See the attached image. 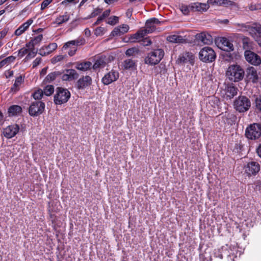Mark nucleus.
<instances>
[{
    "mask_svg": "<svg viewBox=\"0 0 261 261\" xmlns=\"http://www.w3.org/2000/svg\"><path fill=\"white\" fill-rule=\"evenodd\" d=\"M234 25L239 31L248 32L249 34L261 46V25L260 24L257 23L252 24L236 23Z\"/></svg>",
    "mask_w": 261,
    "mask_h": 261,
    "instance_id": "nucleus-1",
    "label": "nucleus"
},
{
    "mask_svg": "<svg viewBox=\"0 0 261 261\" xmlns=\"http://www.w3.org/2000/svg\"><path fill=\"white\" fill-rule=\"evenodd\" d=\"M226 76L231 81L239 82L244 77V71L239 65H231L226 70Z\"/></svg>",
    "mask_w": 261,
    "mask_h": 261,
    "instance_id": "nucleus-2",
    "label": "nucleus"
},
{
    "mask_svg": "<svg viewBox=\"0 0 261 261\" xmlns=\"http://www.w3.org/2000/svg\"><path fill=\"white\" fill-rule=\"evenodd\" d=\"M251 105V101L249 98L244 95L239 96L233 102V108L240 113L248 111L250 108Z\"/></svg>",
    "mask_w": 261,
    "mask_h": 261,
    "instance_id": "nucleus-3",
    "label": "nucleus"
},
{
    "mask_svg": "<svg viewBox=\"0 0 261 261\" xmlns=\"http://www.w3.org/2000/svg\"><path fill=\"white\" fill-rule=\"evenodd\" d=\"M70 97V93L67 89L58 87L54 95V102L56 105H62L66 103Z\"/></svg>",
    "mask_w": 261,
    "mask_h": 261,
    "instance_id": "nucleus-4",
    "label": "nucleus"
},
{
    "mask_svg": "<svg viewBox=\"0 0 261 261\" xmlns=\"http://www.w3.org/2000/svg\"><path fill=\"white\" fill-rule=\"evenodd\" d=\"M164 55V51L162 49H157L149 53L145 59V63L150 65L158 64Z\"/></svg>",
    "mask_w": 261,
    "mask_h": 261,
    "instance_id": "nucleus-5",
    "label": "nucleus"
},
{
    "mask_svg": "<svg viewBox=\"0 0 261 261\" xmlns=\"http://www.w3.org/2000/svg\"><path fill=\"white\" fill-rule=\"evenodd\" d=\"M216 57L215 52L208 46L203 47L199 53V59L204 62H212L215 61Z\"/></svg>",
    "mask_w": 261,
    "mask_h": 261,
    "instance_id": "nucleus-6",
    "label": "nucleus"
},
{
    "mask_svg": "<svg viewBox=\"0 0 261 261\" xmlns=\"http://www.w3.org/2000/svg\"><path fill=\"white\" fill-rule=\"evenodd\" d=\"M246 137L250 140H255L261 136V124L253 123L248 126L245 130Z\"/></svg>",
    "mask_w": 261,
    "mask_h": 261,
    "instance_id": "nucleus-7",
    "label": "nucleus"
},
{
    "mask_svg": "<svg viewBox=\"0 0 261 261\" xmlns=\"http://www.w3.org/2000/svg\"><path fill=\"white\" fill-rule=\"evenodd\" d=\"M45 109V103L41 101L32 102L29 109V115L33 117L41 115Z\"/></svg>",
    "mask_w": 261,
    "mask_h": 261,
    "instance_id": "nucleus-8",
    "label": "nucleus"
},
{
    "mask_svg": "<svg viewBox=\"0 0 261 261\" xmlns=\"http://www.w3.org/2000/svg\"><path fill=\"white\" fill-rule=\"evenodd\" d=\"M244 170L249 176L255 175L260 170V165L257 162L252 161L244 166Z\"/></svg>",
    "mask_w": 261,
    "mask_h": 261,
    "instance_id": "nucleus-9",
    "label": "nucleus"
},
{
    "mask_svg": "<svg viewBox=\"0 0 261 261\" xmlns=\"http://www.w3.org/2000/svg\"><path fill=\"white\" fill-rule=\"evenodd\" d=\"M238 92V88L233 84H228L224 89L223 97L226 100L231 99L237 95Z\"/></svg>",
    "mask_w": 261,
    "mask_h": 261,
    "instance_id": "nucleus-10",
    "label": "nucleus"
},
{
    "mask_svg": "<svg viewBox=\"0 0 261 261\" xmlns=\"http://www.w3.org/2000/svg\"><path fill=\"white\" fill-rule=\"evenodd\" d=\"M245 57L246 61L253 65L257 66L261 64L260 57L250 50L245 51Z\"/></svg>",
    "mask_w": 261,
    "mask_h": 261,
    "instance_id": "nucleus-11",
    "label": "nucleus"
},
{
    "mask_svg": "<svg viewBox=\"0 0 261 261\" xmlns=\"http://www.w3.org/2000/svg\"><path fill=\"white\" fill-rule=\"evenodd\" d=\"M110 56L107 57L105 55H101L97 57L92 66L93 69L96 70L98 68L105 67L106 65L111 61Z\"/></svg>",
    "mask_w": 261,
    "mask_h": 261,
    "instance_id": "nucleus-12",
    "label": "nucleus"
},
{
    "mask_svg": "<svg viewBox=\"0 0 261 261\" xmlns=\"http://www.w3.org/2000/svg\"><path fill=\"white\" fill-rule=\"evenodd\" d=\"M194 61V56L192 53L189 52H184L180 54L177 60L178 64H185L190 63L191 65H193Z\"/></svg>",
    "mask_w": 261,
    "mask_h": 261,
    "instance_id": "nucleus-13",
    "label": "nucleus"
},
{
    "mask_svg": "<svg viewBox=\"0 0 261 261\" xmlns=\"http://www.w3.org/2000/svg\"><path fill=\"white\" fill-rule=\"evenodd\" d=\"M119 77V73L116 71L112 70L107 73L102 78L101 82L105 85H108L116 81Z\"/></svg>",
    "mask_w": 261,
    "mask_h": 261,
    "instance_id": "nucleus-14",
    "label": "nucleus"
},
{
    "mask_svg": "<svg viewBox=\"0 0 261 261\" xmlns=\"http://www.w3.org/2000/svg\"><path fill=\"white\" fill-rule=\"evenodd\" d=\"M79 77V74L76 70L73 69H65L62 75L63 81H71L74 80Z\"/></svg>",
    "mask_w": 261,
    "mask_h": 261,
    "instance_id": "nucleus-15",
    "label": "nucleus"
},
{
    "mask_svg": "<svg viewBox=\"0 0 261 261\" xmlns=\"http://www.w3.org/2000/svg\"><path fill=\"white\" fill-rule=\"evenodd\" d=\"M19 130V127L17 124L9 125L4 129V135L7 138H11L18 133Z\"/></svg>",
    "mask_w": 261,
    "mask_h": 261,
    "instance_id": "nucleus-16",
    "label": "nucleus"
},
{
    "mask_svg": "<svg viewBox=\"0 0 261 261\" xmlns=\"http://www.w3.org/2000/svg\"><path fill=\"white\" fill-rule=\"evenodd\" d=\"M247 78L252 83H257L258 75L256 69L253 67H249L246 70Z\"/></svg>",
    "mask_w": 261,
    "mask_h": 261,
    "instance_id": "nucleus-17",
    "label": "nucleus"
},
{
    "mask_svg": "<svg viewBox=\"0 0 261 261\" xmlns=\"http://www.w3.org/2000/svg\"><path fill=\"white\" fill-rule=\"evenodd\" d=\"M196 38L198 41H200L203 44H211L213 41L212 36L210 34L205 32H202L197 34Z\"/></svg>",
    "mask_w": 261,
    "mask_h": 261,
    "instance_id": "nucleus-18",
    "label": "nucleus"
},
{
    "mask_svg": "<svg viewBox=\"0 0 261 261\" xmlns=\"http://www.w3.org/2000/svg\"><path fill=\"white\" fill-rule=\"evenodd\" d=\"M57 44L56 43H51L47 46H44L40 49L39 54L41 56H46L49 55L52 51L56 49L57 48Z\"/></svg>",
    "mask_w": 261,
    "mask_h": 261,
    "instance_id": "nucleus-19",
    "label": "nucleus"
},
{
    "mask_svg": "<svg viewBox=\"0 0 261 261\" xmlns=\"http://www.w3.org/2000/svg\"><path fill=\"white\" fill-rule=\"evenodd\" d=\"M92 79L89 76H85L80 78L77 82L79 89H84L91 84Z\"/></svg>",
    "mask_w": 261,
    "mask_h": 261,
    "instance_id": "nucleus-20",
    "label": "nucleus"
},
{
    "mask_svg": "<svg viewBox=\"0 0 261 261\" xmlns=\"http://www.w3.org/2000/svg\"><path fill=\"white\" fill-rule=\"evenodd\" d=\"M33 22V19H28L26 22L22 24L17 30H16L14 33L15 35L18 36L22 34L28 29L29 27L32 24Z\"/></svg>",
    "mask_w": 261,
    "mask_h": 261,
    "instance_id": "nucleus-21",
    "label": "nucleus"
},
{
    "mask_svg": "<svg viewBox=\"0 0 261 261\" xmlns=\"http://www.w3.org/2000/svg\"><path fill=\"white\" fill-rule=\"evenodd\" d=\"M220 43H221V48L226 51H231L233 50V45L226 38L222 37L220 39Z\"/></svg>",
    "mask_w": 261,
    "mask_h": 261,
    "instance_id": "nucleus-22",
    "label": "nucleus"
},
{
    "mask_svg": "<svg viewBox=\"0 0 261 261\" xmlns=\"http://www.w3.org/2000/svg\"><path fill=\"white\" fill-rule=\"evenodd\" d=\"M207 3L212 5H216L224 7L235 5V3L230 0H208Z\"/></svg>",
    "mask_w": 261,
    "mask_h": 261,
    "instance_id": "nucleus-23",
    "label": "nucleus"
},
{
    "mask_svg": "<svg viewBox=\"0 0 261 261\" xmlns=\"http://www.w3.org/2000/svg\"><path fill=\"white\" fill-rule=\"evenodd\" d=\"M129 27L127 24H123L122 26H119L115 28L111 32V35L113 36H120L128 32Z\"/></svg>",
    "mask_w": 261,
    "mask_h": 261,
    "instance_id": "nucleus-24",
    "label": "nucleus"
},
{
    "mask_svg": "<svg viewBox=\"0 0 261 261\" xmlns=\"http://www.w3.org/2000/svg\"><path fill=\"white\" fill-rule=\"evenodd\" d=\"M167 40L171 43H182L186 42V39L184 37L176 34L171 35L167 37Z\"/></svg>",
    "mask_w": 261,
    "mask_h": 261,
    "instance_id": "nucleus-25",
    "label": "nucleus"
},
{
    "mask_svg": "<svg viewBox=\"0 0 261 261\" xmlns=\"http://www.w3.org/2000/svg\"><path fill=\"white\" fill-rule=\"evenodd\" d=\"M85 43V40L83 38H78L76 40L69 41L66 43L64 44L62 47L63 50L67 49L69 47H70L71 45H75L77 47L79 45H82Z\"/></svg>",
    "mask_w": 261,
    "mask_h": 261,
    "instance_id": "nucleus-26",
    "label": "nucleus"
},
{
    "mask_svg": "<svg viewBox=\"0 0 261 261\" xmlns=\"http://www.w3.org/2000/svg\"><path fill=\"white\" fill-rule=\"evenodd\" d=\"M22 112V108L18 105H13L8 109V114L9 116H14L19 115Z\"/></svg>",
    "mask_w": 261,
    "mask_h": 261,
    "instance_id": "nucleus-27",
    "label": "nucleus"
},
{
    "mask_svg": "<svg viewBox=\"0 0 261 261\" xmlns=\"http://www.w3.org/2000/svg\"><path fill=\"white\" fill-rule=\"evenodd\" d=\"M69 19L70 15L68 12H66L63 15L58 16L54 23L58 24V25H60L63 23L67 22Z\"/></svg>",
    "mask_w": 261,
    "mask_h": 261,
    "instance_id": "nucleus-28",
    "label": "nucleus"
},
{
    "mask_svg": "<svg viewBox=\"0 0 261 261\" xmlns=\"http://www.w3.org/2000/svg\"><path fill=\"white\" fill-rule=\"evenodd\" d=\"M43 39L42 34L38 35L36 37L32 38L28 43L25 44L26 47H34L39 45Z\"/></svg>",
    "mask_w": 261,
    "mask_h": 261,
    "instance_id": "nucleus-29",
    "label": "nucleus"
},
{
    "mask_svg": "<svg viewBox=\"0 0 261 261\" xmlns=\"http://www.w3.org/2000/svg\"><path fill=\"white\" fill-rule=\"evenodd\" d=\"M123 66L125 69H135L136 67V61L132 59L125 60L123 63Z\"/></svg>",
    "mask_w": 261,
    "mask_h": 261,
    "instance_id": "nucleus-30",
    "label": "nucleus"
},
{
    "mask_svg": "<svg viewBox=\"0 0 261 261\" xmlns=\"http://www.w3.org/2000/svg\"><path fill=\"white\" fill-rule=\"evenodd\" d=\"M92 66V63L89 61H87L82 63L77 62L76 63L75 68L79 70L86 71L90 69Z\"/></svg>",
    "mask_w": 261,
    "mask_h": 261,
    "instance_id": "nucleus-31",
    "label": "nucleus"
},
{
    "mask_svg": "<svg viewBox=\"0 0 261 261\" xmlns=\"http://www.w3.org/2000/svg\"><path fill=\"white\" fill-rule=\"evenodd\" d=\"M209 4H205V3H194L192 6V8L195 11H206L210 7Z\"/></svg>",
    "mask_w": 261,
    "mask_h": 261,
    "instance_id": "nucleus-32",
    "label": "nucleus"
},
{
    "mask_svg": "<svg viewBox=\"0 0 261 261\" xmlns=\"http://www.w3.org/2000/svg\"><path fill=\"white\" fill-rule=\"evenodd\" d=\"M23 81V80L21 76L17 77L16 79L14 84L11 87L10 91L14 93L18 91L19 90V87L21 84L22 83Z\"/></svg>",
    "mask_w": 261,
    "mask_h": 261,
    "instance_id": "nucleus-33",
    "label": "nucleus"
},
{
    "mask_svg": "<svg viewBox=\"0 0 261 261\" xmlns=\"http://www.w3.org/2000/svg\"><path fill=\"white\" fill-rule=\"evenodd\" d=\"M16 58L13 56H10L0 62V69L6 66L13 62Z\"/></svg>",
    "mask_w": 261,
    "mask_h": 261,
    "instance_id": "nucleus-34",
    "label": "nucleus"
},
{
    "mask_svg": "<svg viewBox=\"0 0 261 261\" xmlns=\"http://www.w3.org/2000/svg\"><path fill=\"white\" fill-rule=\"evenodd\" d=\"M61 74L59 71H55L49 73L45 77V80L46 82L50 83L55 80L56 77Z\"/></svg>",
    "mask_w": 261,
    "mask_h": 261,
    "instance_id": "nucleus-35",
    "label": "nucleus"
},
{
    "mask_svg": "<svg viewBox=\"0 0 261 261\" xmlns=\"http://www.w3.org/2000/svg\"><path fill=\"white\" fill-rule=\"evenodd\" d=\"M28 47V55L25 57V59L28 60L34 57L37 54L38 50L34 47Z\"/></svg>",
    "mask_w": 261,
    "mask_h": 261,
    "instance_id": "nucleus-36",
    "label": "nucleus"
},
{
    "mask_svg": "<svg viewBox=\"0 0 261 261\" xmlns=\"http://www.w3.org/2000/svg\"><path fill=\"white\" fill-rule=\"evenodd\" d=\"M156 27L154 24L151 23L150 21L147 20L145 24V29L148 33H151L155 30Z\"/></svg>",
    "mask_w": 261,
    "mask_h": 261,
    "instance_id": "nucleus-37",
    "label": "nucleus"
},
{
    "mask_svg": "<svg viewBox=\"0 0 261 261\" xmlns=\"http://www.w3.org/2000/svg\"><path fill=\"white\" fill-rule=\"evenodd\" d=\"M54 91V87L52 85L46 86L44 90L43 91V93L46 96L51 95Z\"/></svg>",
    "mask_w": 261,
    "mask_h": 261,
    "instance_id": "nucleus-38",
    "label": "nucleus"
},
{
    "mask_svg": "<svg viewBox=\"0 0 261 261\" xmlns=\"http://www.w3.org/2000/svg\"><path fill=\"white\" fill-rule=\"evenodd\" d=\"M43 90L41 89H38L33 93L32 96L35 99H40L43 95Z\"/></svg>",
    "mask_w": 261,
    "mask_h": 261,
    "instance_id": "nucleus-39",
    "label": "nucleus"
},
{
    "mask_svg": "<svg viewBox=\"0 0 261 261\" xmlns=\"http://www.w3.org/2000/svg\"><path fill=\"white\" fill-rule=\"evenodd\" d=\"M119 17L116 16H113L109 18L107 23L111 25H114L118 22Z\"/></svg>",
    "mask_w": 261,
    "mask_h": 261,
    "instance_id": "nucleus-40",
    "label": "nucleus"
},
{
    "mask_svg": "<svg viewBox=\"0 0 261 261\" xmlns=\"http://www.w3.org/2000/svg\"><path fill=\"white\" fill-rule=\"evenodd\" d=\"M106 32V29L103 27H99L95 29L94 34L96 36L103 35Z\"/></svg>",
    "mask_w": 261,
    "mask_h": 261,
    "instance_id": "nucleus-41",
    "label": "nucleus"
},
{
    "mask_svg": "<svg viewBox=\"0 0 261 261\" xmlns=\"http://www.w3.org/2000/svg\"><path fill=\"white\" fill-rule=\"evenodd\" d=\"M65 50H68V54L69 56L71 57L75 55L77 50V47H76L75 45H71L70 47H69L67 49H65Z\"/></svg>",
    "mask_w": 261,
    "mask_h": 261,
    "instance_id": "nucleus-42",
    "label": "nucleus"
},
{
    "mask_svg": "<svg viewBox=\"0 0 261 261\" xmlns=\"http://www.w3.org/2000/svg\"><path fill=\"white\" fill-rule=\"evenodd\" d=\"M66 57V55H58V56H55L52 59L51 62L54 64L58 62L62 61Z\"/></svg>",
    "mask_w": 261,
    "mask_h": 261,
    "instance_id": "nucleus-43",
    "label": "nucleus"
},
{
    "mask_svg": "<svg viewBox=\"0 0 261 261\" xmlns=\"http://www.w3.org/2000/svg\"><path fill=\"white\" fill-rule=\"evenodd\" d=\"M243 47L245 49L250 48L251 45L250 40L248 38L246 37L243 40Z\"/></svg>",
    "mask_w": 261,
    "mask_h": 261,
    "instance_id": "nucleus-44",
    "label": "nucleus"
},
{
    "mask_svg": "<svg viewBox=\"0 0 261 261\" xmlns=\"http://www.w3.org/2000/svg\"><path fill=\"white\" fill-rule=\"evenodd\" d=\"M138 52V49L136 48H130L127 49L125 51V54L127 56H131L135 55V53Z\"/></svg>",
    "mask_w": 261,
    "mask_h": 261,
    "instance_id": "nucleus-45",
    "label": "nucleus"
},
{
    "mask_svg": "<svg viewBox=\"0 0 261 261\" xmlns=\"http://www.w3.org/2000/svg\"><path fill=\"white\" fill-rule=\"evenodd\" d=\"M28 47L26 46L25 47L21 48L18 50V56L20 58L23 57L24 55H28Z\"/></svg>",
    "mask_w": 261,
    "mask_h": 261,
    "instance_id": "nucleus-46",
    "label": "nucleus"
},
{
    "mask_svg": "<svg viewBox=\"0 0 261 261\" xmlns=\"http://www.w3.org/2000/svg\"><path fill=\"white\" fill-rule=\"evenodd\" d=\"M102 12V9L99 8H97L94 9L93 12L91 13L89 16L90 18L95 17L96 16L99 15Z\"/></svg>",
    "mask_w": 261,
    "mask_h": 261,
    "instance_id": "nucleus-47",
    "label": "nucleus"
},
{
    "mask_svg": "<svg viewBox=\"0 0 261 261\" xmlns=\"http://www.w3.org/2000/svg\"><path fill=\"white\" fill-rule=\"evenodd\" d=\"M52 1L53 0H44L41 5V10H43L45 9Z\"/></svg>",
    "mask_w": 261,
    "mask_h": 261,
    "instance_id": "nucleus-48",
    "label": "nucleus"
},
{
    "mask_svg": "<svg viewBox=\"0 0 261 261\" xmlns=\"http://www.w3.org/2000/svg\"><path fill=\"white\" fill-rule=\"evenodd\" d=\"M255 103L256 109L261 112V98L257 97L255 99Z\"/></svg>",
    "mask_w": 261,
    "mask_h": 261,
    "instance_id": "nucleus-49",
    "label": "nucleus"
},
{
    "mask_svg": "<svg viewBox=\"0 0 261 261\" xmlns=\"http://www.w3.org/2000/svg\"><path fill=\"white\" fill-rule=\"evenodd\" d=\"M131 39L133 41H135L141 39L142 38L140 37V35H139V33L138 31L137 33L132 36Z\"/></svg>",
    "mask_w": 261,
    "mask_h": 261,
    "instance_id": "nucleus-50",
    "label": "nucleus"
},
{
    "mask_svg": "<svg viewBox=\"0 0 261 261\" xmlns=\"http://www.w3.org/2000/svg\"><path fill=\"white\" fill-rule=\"evenodd\" d=\"M9 29L8 28H4L2 31L0 32V40L4 38L8 33Z\"/></svg>",
    "mask_w": 261,
    "mask_h": 261,
    "instance_id": "nucleus-51",
    "label": "nucleus"
},
{
    "mask_svg": "<svg viewBox=\"0 0 261 261\" xmlns=\"http://www.w3.org/2000/svg\"><path fill=\"white\" fill-rule=\"evenodd\" d=\"M41 61V58H37L33 62V68L36 67L39 65Z\"/></svg>",
    "mask_w": 261,
    "mask_h": 261,
    "instance_id": "nucleus-52",
    "label": "nucleus"
},
{
    "mask_svg": "<svg viewBox=\"0 0 261 261\" xmlns=\"http://www.w3.org/2000/svg\"><path fill=\"white\" fill-rule=\"evenodd\" d=\"M180 10L182 12V13L185 15L188 14L189 12V10L187 6H182L180 8Z\"/></svg>",
    "mask_w": 261,
    "mask_h": 261,
    "instance_id": "nucleus-53",
    "label": "nucleus"
},
{
    "mask_svg": "<svg viewBox=\"0 0 261 261\" xmlns=\"http://www.w3.org/2000/svg\"><path fill=\"white\" fill-rule=\"evenodd\" d=\"M138 32L139 33V35H140V37L142 38H143L147 34H149V33H148L146 29L139 30L138 31Z\"/></svg>",
    "mask_w": 261,
    "mask_h": 261,
    "instance_id": "nucleus-54",
    "label": "nucleus"
},
{
    "mask_svg": "<svg viewBox=\"0 0 261 261\" xmlns=\"http://www.w3.org/2000/svg\"><path fill=\"white\" fill-rule=\"evenodd\" d=\"M110 14V10H107L103 12L102 15H101L100 16L103 19L106 17L109 16Z\"/></svg>",
    "mask_w": 261,
    "mask_h": 261,
    "instance_id": "nucleus-55",
    "label": "nucleus"
},
{
    "mask_svg": "<svg viewBox=\"0 0 261 261\" xmlns=\"http://www.w3.org/2000/svg\"><path fill=\"white\" fill-rule=\"evenodd\" d=\"M48 213L49 214V216L50 219H51V221L53 223H54L56 221V217L54 214H52L50 210H48Z\"/></svg>",
    "mask_w": 261,
    "mask_h": 261,
    "instance_id": "nucleus-56",
    "label": "nucleus"
},
{
    "mask_svg": "<svg viewBox=\"0 0 261 261\" xmlns=\"http://www.w3.org/2000/svg\"><path fill=\"white\" fill-rule=\"evenodd\" d=\"M148 20L150 21V22H151V23H152L154 24H159L160 23L159 20L157 18H151L150 19H148Z\"/></svg>",
    "mask_w": 261,
    "mask_h": 261,
    "instance_id": "nucleus-57",
    "label": "nucleus"
},
{
    "mask_svg": "<svg viewBox=\"0 0 261 261\" xmlns=\"http://www.w3.org/2000/svg\"><path fill=\"white\" fill-rule=\"evenodd\" d=\"M256 152L258 155L261 158V144H260L258 147L256 149Z\"/></svg>",
    "mask_w": 261,
    "mask_h": 261,
    "instance_id": "nucleus-58",
    "label": "nucleus"
},
{
    "mask_svg": "<svg viewBox=\"0 0 261 261\" xmlns=\"http://www.w3.org/2000/svg\"><path fill=\"white\" fill-rule=\"evenodd\" d=\"M85 35L89 37L91 35V31L88 28H86L85 31Z\"/></svg>",
    "mask_w": 261,
    "mask_h": 261,
    "instance_id": "nucleus-59",
    "label": "nucleus"
},
{
    "mask_svg": "<svg viewBox=\"0 0 261 261\" xmlns=\"http://www.w3.org/2000/svg\"><path fill=\"white\" fill-rule=\"evenodd\" d=\"M103 19L100 16L98 17L96 21L93 24V25L98 24Z\"/></svg>",
    "mask_w": 261,
    "mask_h": 261,
    "instance_id": "nucleus-60",
    "label": "nucleus"
},
{
    "mask_svg": "<svg viewBox=\"0 0 261 261\" xmlns=\"http://www.w3.org/2000/svg\"><path fill=\"white\" fill-rule=\"evenodd\" d=\"M47 69V67H45L43 68L40 71V74L43 76L46 73Z\"/></svg>",
    "mask_w": 261,
    "mask_h": 261,
    "instance_id": "nucleus-61",
    "label": "nucleus"
},
{
    "mask_svg": "<svg viewBox=\"0 0 261 261\" xmlns=\"http://www.w3.org/2000/svg\"><path fill=\"white\" fill-rule=\"evenodd\" d=\"M256 189L259 191L261 190V181L256 184Z\"/></svg>",
    "mask_w": 261,
    "mask_h": 261,
    "instance_id": "nucleus-62",
    "label": "nucleus"
},
{
    "mask_svg": "<svg viewBox=\"0 0 261 261\" xmlns=\"http://www.w3.org/2000/svg\"><path fill=\"white\" fill-rule=\"evenodd\" d=\"M118 0H105V2L108 4H112L115 2L117 1Z\"/></svg>",
    "mask_w": 261,
    "mask_h": 261,
    "instance_id": "nucleus-63",
    "label": "nucleus"
},
{
    "mask_svg": "<svg viewBox=\"0 0 261 261\" xmlns=\"http://www.w3.org/2000/svg\"><path fill=\"white\" fill-rule=\"evenodd\" d=\"M3 117H4V116H3V114L2 113V112L0 111V123H1L3 120Z\"/></svg>",
    "mask_w": 261,
    "mask_h": 261,
    "instance_id": "nucleus-64",
    "label": "nucleus"
}]
</instances>
